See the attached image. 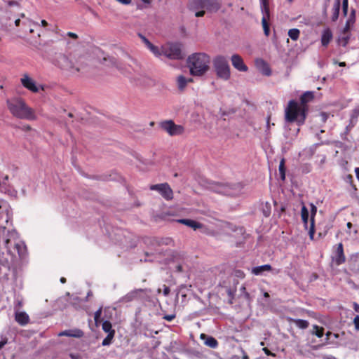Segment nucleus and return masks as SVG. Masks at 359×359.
Masks as SVG:
<instances>
[{"mask_svg": "<svg viewBox=\"0 0 359 359\" xmlns=\"http://www.w3.org/2000/svg\"><path fill=\"white\" fill-rule=\"evenodd\" d=\"M4 215H0V219L4 217ZM6 226L0 223V236L4 239L5 247L6 248V255L0 257V264L6 268H9L13 262L15 255L11 249V245L13 244L14 250L18 251L19 255H21V250L23 248V243L17 242L18 233L15 230L8 231L6 233Z\"/></svg>", "mask_w": 359, "mask_h": 359, "instance_id": "1", "label": "nucleus"}, {"mask_svg": "<svg viewBox=\"0 0 359 359\" xmlns=\"http://www.w3.org/2000/svg\"><path fill=\"white\" fill-rule=\"evenodd\" d=\"M210 57L205 53L191 54L186 61V66L189 69L191 75L202 76L210 69Z\"/></svg>", "mask_w": 359, "mask_h": 359, "instance_id": "2", "label": "nucleus"}, {"mask_svg": "<svg viewBox=\"0 0 359 359\" xmlns=\"http://www.w3.org/2000/svg\"><path fill=\"white\" fill-rule=\"evenodd\" d=\"M55 65L60 69L68 71L71 74L85 73L87 70L86 64L81 58L74 60L65 55L59 54L55 58Z\"/></svg>", "mask_w": 359, "mask_h": 359, "instance_id": "3", "label": "nucleus"}, {"mask_svg": "<svg viewBox=\"0 0 359 359\" xmlns=\"http://www.w3.org/2000/svg\"><path fill=\"white\" fill-rule=\"evenodd\" d=\"M7 104L11 113L14 116L22 119L34 118L32 109L28 107L21 99L8 100Z\"/></svg>", "mask_w": 359, "mask_h": 359, "instance_id": "4", "label": "nucleus"}, {"mask_svg": "<svg viewBox=\"0 0 359 359\" xmlns=\"http://www.w3.org/2000/svg\"><path fill=\"white\" fill-rule=\"evenodd\" d=\"M307 108L299 105L296 101L290 100L285 110V117L287 122L297 121L299 124L304 123Z\"/></svg>", "mask_w": 359, "mask_h": 359, "instance_id": "5", "label": "nucleus"}, {"mask_svg": "<svg viewBox=\"0 0 359 359\" xmlns=\"http://www.w3.org/2000/svg\"><path fill=\"white\" fill-rule=\"evenodd\" d=\"M158 51L160 55H155L157 57H165L168 61L166 62L168 65L176 67L172 64V61H177L180 59V43L168 41L165 44L158 47Z\"/></svg>", "mask_w": 359, "mask_h": 359, "instance_id": "6", "label": "nucleus"}, {"mask_svg": "<svg viewBox=\"0 0 359 359\" xmlns=\"http://www.w3.org/2000/svg\"><path fill=\"white\" fill-rule=\"evenodd\" d=\"M210 189L221 194L236 196L243 194V187L240 183L230 184L215 182L211 184Z\"/></svg>", "mask_w": 359, "mask_h": 359, "instance_id": "7", "label": "nucleus"}, {"mask_svg": "<svg viewBox=\"0 0 359 359\" xmlns=\"http://www.w3.org/2000/svg\"><path fill=\"white\" fill-rule=\"evenodd\" d=\"M213 67L217 76L227 81L230 79L231 71L227 59L223 55H217L213 60Z\"/></svg>", "mask_w": 359, "mask_h": 359, "instance_id": "8", "label": "nucleus"}, {"mask_svg": "<svg viewBox=\"0 0 359 359\" xmlns=\"http://www.w3.org/2000/svg\"><path fill=\"white\" fill-rule=\"evenodd\" d=\"M181 224H183L193 229L195 231L199 230L200 232L207 234V235L214 236L215 234V232L214 230L210 229V228L205 226L204 224H203L198 222H196L195 220H193V219H181Z\"/></svg>", "mask_w": 359, "mask_h": 359, "instance_id": "9", "label": "nucleus"}, {"mask_svg": "<svg viewBox=\"0 0 359 359\" xmlns=\"http://www.w3.org/2000/svg\"><path fill=\"white\" fill-rule=\"evenodd\" d=\"M150 189L158 191L166 200L172 198V191L167 183L151 185Z\"/></svg>", "mask_w": 359, "mask_h": 359, "instance_id": "10", "label": "nucleus"}, {"mask_svg": "<svg viewBox=\"0 0 359 359\" xmlns=\"http://www.w3.org/2000/svg\"><path fill=\"white\" fill-rule=\"evenodd\" d=\"M205 0H190L189 7L191 10L196 11V17H202L205 14L204 4Z\"/></svg>", "mask_w": 359, "mask_h": 359, "instance_id": "11", "label": "nucleus"}, {"mask_svg": "<svg viewBox=\"0 0 359 359\" xmlns=\"http://www.w3.org/2000/svg\"><path fill=\"white\" fill-rule=\"evenodd\" d=\"M160 126L171 136L176 135L179 132V126L171 120L161 122Z\"/></svg>", "mask_w": 359, "mask_h": 359, "instance_id": "12", "label": "nucleus"}, {"mask_svg": "<svg viewBox=\"0 0 359 359\" xmlns=\"http://www.w3.org/2000/svg\"><path fill=\"white\" fill-rule=\"evenodd\" d=\"M262 12L263 13L262 24L264 29V32L266 36H269L270 30L269 25L267 23V19H269V8L265 1L263 2V5L262 6Z\"/></svg>", "mask_w": 359, "mask_h": 359, "instance_id": "13", "label": "nucleus"}, {"mask_svg": "<svg viewBox=\"0 0 359 359\" xmlns=\"http://www.w3.org/2000/svg\"><path fill=\"white\" fill-rule=\"evenodd\" d=\"M233 67L240 72H245L248 68L245 65L243 58L238 54H234L231 58Z\"/></svg>", "mask_w": 359, "mask_h": 359, "instance_id": "14", "label": "nucleus"}, {"mask_svg": "<svg viewBox=\"0 0 359 359\" xmlns=\"http://www.w3.org/2000/svg\"><path fill=\"white\" fill-rule=\"evenodd\" d=\"M310 225H309V234L310 238L313 239L314 233H315V216L317 212V207L313 203H310Z\"/></svg>", "mask_w": 359, "mask_h": 359, "instance_id": "15", "label": "nucleus"}, {"mask_svg": "<svg viewBox=\"0 0 359 359\" xmlns=\"http://www.w3.org/2000/svg\"><path fill=\"white\" fill-rule=\"evenodd\" d=\"M269 271H272L274 274H278L280 271L278 269H273L270 264H264L253 267L251 271L252 273L256 276H262L265 272Z\"/></svg>", "mask_w": 359, "mask_h": 359, "instance_id": "16", "label": "nucleus"}, {"mask_svg": "<svg viewBox=\"0 0 359 359\" xmlns=\"http://www.w3.org/2000/svg\"><path fill=\"white\" fill-rule=\"evenodd\" d=\"M21 83L24 87L34 93L38 92L39 90V88L36 86L34 81L27 74H25L22 77Z\"/></svg>", "mask_w": 359, "mask_h": 359, "instance_id": "17", "label": "nucleus"}, {"mask_svg": "<svg viewBox=\"0 0 359 359\" xmlns=\"http://www.w3.org/2000/svg\"><path fill=\"white\" fill-rule=\"evenodd\" d=\"M204 10L210 13H216L221 7L218 0H205Z\"/></svg>", "mask_w": 359, "mask_h": 359, "instance_id": "18", "label": "nucleus"}, {"mask_svg": "<svg viewBox=\"0 0 359 359\" xmlns=\"http://www.w3.org/2000/svg\"><path fill=\"white\" fill-rule=\"evenodd\" d=\"M138 36H140V38L142 39V41H143V43L145 44V46H147V48L154 55H160L159 53V50H158V47L156 46H154V44H152L144 35H142V34H138Z\"/></svg>", "mask_w": 359, "mask_h": 359, "instance_id": "19", "label": "nucleus"}, {"mask_svg": "<svg viewBox=\"0 0 359 359\" xmlns=\"http://www.w3.org/2000/svg\"><path fill=\"white\" fill-rule=\"evenodd\" d=\"M335 263L340 265L345 262V256L344 255L343 245L339 243L336 250V255L334 258Z\"/></svg>", "mask_w": 359, "mask_h": 359, "instance_id": "20", "label": "nucleus"}, {"mask_svg": "<svg viewBox=\"0 0 359 359\" xmlns=\"http://www.w3.org/2000/svg\"><path fill=\"white\" fill-rule=\"evenodd\" d=\"M200 337L201 340L203 341L204 344L207 346L215 348L218 345L217 341L211 336H208L205 334H201Z\"/></svg>", "mask_w": 359, "mask_h": 359, "instance_id": "21", "label": "nucleus"}, {"mask_svg": "<svg viewBox=\"0 0 359 359\" xmlns=\"http://www.w3.org/2000/svg\"><path fill=\"white\" fill-rule=\"evenodd\" d=\"M15 319L20 325H25L29 323V317L25 312L16 311Z\"/></svg>", "mask_w": 359, "mask_h": 359, "instance_id": "22", "label": "nucleus"}, {"mask_svg": "<svg viewBox=\"0 0 359 359\" xmlns=\"http://www.w3.org/2000/svg\"><path fill=\"white\" fill-rule=\"evenodd\" d=\"M83 335V332L81 330H67L62 331L58 334V336H66L76 338H80Z\"/></svg>", "mask_w": 359, "mask_h": 359, "instance_id": "23", "label": "nucleus"}, {"mask_svg": "<svg viewBox=\"0 0 359 359\" xmlns=\"http://www.w3.org/2000/svg\"><path fill=\"white\" fill-rule=\"evenodd\" d=\"M141 291H142V290H133V291L128 292V294H126L123 297H121L119 299V302L121 303H128V302H132L133 300H134L135 299L137 298L138 293Z\"/></svg>", "mask_w": 359, "mask_h": 359, "instance_id": "24", "label": "nucleus"}, {"mask_svg": "<svg viewBox=\"0 0 359 359\" xmlns=\"http://www.w3.org/2000/svg\"><path fill=\"white\" fill-rule=\"evenodd\" d=\"M332 39V33L329 28L323 31L321 36V43L323 46H327Z\"/></svg>", "mask_w": 359, "mask_h": 359, "instance_id": "25", "label": "nucleus"}, {"mask_svg": "<svg viewBox=\"0 0 359 359\" xmlns=\"http://www.w3.org/2000/svg\"><path fill=\"white\" fill-rule=\"evenodd\" d=\"M309 211L307 209V208L303 204L301 209V218L303 222L304 228L309 231Z\"/></svg>", "mask_w": 359, "mask_h": 359, "instance_id": "26", "label": "nucleus"}, {"mask_svg": "<svg viewBox=\"0 0 359 359\" xmlns=\"http://www.w3.org/2000/svg\"><path fill=\"white\" fill-rule=\"evenodd\" d=\"M355 21V11L354 9L351 10L348 19L347 20L345 27L343 29V34L348 32L351 27L353 25Z\"/></svg>", "mask_w": 359, "mask_h": 359, "instance_id": "27", "label": "nucleus"}, {"mask_svg": "<svg viewBox=\"0 0 359 359\" xmlns=\"http://www.w3.org/2000/svg\"><path fill=\"white\" fill-rule=\"evenodd\" d=\"M257 67L265 75H270L271 71L267 64L262 59H257L256 60Z\"/></svg>", "mask_w": 359, "mask_h": 359, "instance_id": "28", "label": "nucleus"}, {"mask_svg": "<svg viewBox=\"0 0 359 359\" xmlns=\"http://www.w3.org/2000/svg\"><path fill=\"white\" fill-rule=\"evenodd\" d=\"M313 99V93L310 91L304 93L300 97L301 104L299 105L306 107V103L311 102Z\"/></svg>", "mask_w": 359, "mask_h": 359, "instance_id": "29", "label": "nucleus"}, {"mask_svg": "<svg viewBox=\"0 0 359 359\" xmlns=\"http://www.w3.org/2000/svg\"><path fill=\"white\" fill-rule=\"evenodd\" d=\"M340 0H335L332 8V21H336L338 19L340 10Z\"/></svg>", "mask_w": 359, "mask_h": 359, "instance_id": "30", "label": "nucleus"}, {"mask_svg": "<svg viewBox=\"0 0 359 359\" xmlns=\"http://www.w3.org/2000/svg\"><path fill=\"white\" fill-rule=\"evenodd\" d=\"M311 333L313 335H316L318 338H321L324 334V328L315 325L313 326V329L311 331Z\"/></svg>", "mask_w": 359, "mask_h": 359, "instance_id": "31", "label": "nucleus"}, {"mask_svg": "<svg viewBox=\"0 0 359 359\" xmlns=\"http://www.w3.org/2000/svg\"><path fill=\"white\" fill-rule=\"evenodd\" d=\"M102 330L107 334L112 333L115 334L114 330L112 329L111 323L108 320H104L102 325Z\"/></svg>", "mask_w": 359, "mask_h": 359, "instance_id": "32", "label": "nucleus"}, {"mask_svg": "<svg viewBox=\"0 0 359 359\" xmlns=\"http://www.w3.org/2000/svg\"><path fill=\"white\" fill-rule=\"evenodd\" d=\"M294 325L301 329H306L309 327V322L306 320L295 319L294 320Z\"/></svg>", "mask_w": 359, "mask_h": 359, "instance_id": "33", "label": "nucleus"}, {"mask_svg": "<svg viewBox=\"0 0 359 359\" xmlns=\"http://www.w3.org/2000/svg\"><path fill=\"white\" fill-rule=\"evenodd\" d=\"M299 33L300 32L298 29H291L288 32V36L291 38V39L296 41L299 36Z\"/></svg>", "mask_w": 359, "mask_h": 359, "instance_id": "34", "label": "nucleus"}, {"mask_svg": "<svg viewBox=\"0 0 359 359\" xmlns=\"http://www.w3.org/2000/svg\"><path fill=\"white\" fill-rule=\"evenodd\" d=\"M279 172L280 178L284 180L285 179V160L283 158L279 164Z\"/></svg>", "mask_w": 359, "mask_h": 359, "instance_id": "35", "label": "nucleus"}, {"mask_svg": "<svg viewBox=\"0 0 359 359\" xmlns=\"http://www.w3.org/2000/svg\"><path fill=\"white\" fill-rule=\"evenodd\" d=\"M344 34V36L339 39V43L341 46H346L348 42L350 36H349L348 32H346V34Z\"/></svg>", "mask_w": 359, "mask_h": 359, "instance_id": "36", "label": "nucleus"}, {"mask_svg": "<svg viewBox=\"0 0 359 359\" xmlns=\"http://www.w3.org/2000/svg\"><path fill=\"white\" fill-rule=\"evenodd\" d=\"M115 334H113V332L107 334V336L103 339L102 344L103 346H108L111 343V341L114 337Z\"/></svg>", "mask_w": 359, "mask_h": 359, "instance_id": "37", "label": "nucleus"}, {"mask_svg": "<svg viewBox=\"0 0 359 359\" xmlns=\"http://www.w3.org/2000/svg\"><path fill=\"white\" fill-rule=\"evenodd\" d=\"M102 308L100 307L94 314V320L96 325L100 323V318L102 316Z\"/></svg>", "mask_w": 359, "mask_h": 359, "instance_id": "38", "label": "nucleus"}, {"mask_svg": "<svg viewBox=\"0 0 359 359\" xmlns=\"http://www.w3.org/2000/svg\"><path fill=\"white\" fill-rule=\"evenodd\" d=\"M359 116V109H355L353 111L351 116V123L354 124L357 121V118Z\"/></svg>", "mask_w": 359, "mask_h": 359, "instance_id": "39", "label": "nucleus"}, {"mask_svg": "<svg viewBox=\"0 0 359 359\" xmlns=\"http://www.w3.org/2000/svg\"><path fill=\"white\" fill-rule=\"evenodd\" d=\"M180 81H181V88H182V87L186 86L187 83L192 82L193 79H191V78L190 79H186L185 77L181 76Z\"/></svg>", "mask_w": 359, "mask_h": 359, "instance_id": "40", "label": "nucleus"}, {"mask_svg": "<svg viewBox=\"0 0 359 359\" xmlns=\"http://www.w3.org/2000/svg\"><path fill=\"white\" fill-rule=\"evenodd\" d=\"M353 324L355 330H359V316H356L353 319Z\"/></svg>", "mask_w": 359, "mask_h": 359, "instance_id": "41", "label": "nucleus"}, {"mask_svg": "<svg viewBox=\"0 0 359 359\" xmlns=\"http://www.w3.org/2000/svg\"><path fill=\"white\" fill-rule=\"evenodd\" d=\"M328 117V114H327L326 113H321L320 114V120L323 121V122H325L327 118Z\"/></svg>", "mask_w": 359, "mask_h": 359, "instance_id": "42", "label": "nucleus"}, {"mask_svg": "<svg viewBox=\"0 0 359 359\" xmlns=\"http://www.w3.org/2000/svg\"><path fill=\"white\" fill-rule=\"evenodd\" d=\"M8 342V339L6 338H1L0 341V349L2 348Z\"/></svg>", "mask_w": 359, "mask_h": 359, "instance_id": "43", "label": "nucleus"}, {"mask_svg": "<svg viewBox=\"0 0 359 359\" xmlns=\"http://www.w3.org/2000/svg\"><path fill=\"white\" fill-rule=\"evenodd\" d=\"M170 292V289L168 287L163 285V294L164 296H167Z\"/></svg>", "mask_w": 359, "mask_h": 359, "instance_id": "44", "label": "nucleus"}, {"mask_svg": "<svg viewBox=\"0 0 359 359\" xmlns=\"http://www.w3.org/2000/svg\"><path fill=\"white\" fill-rule=\"evenodd\" d=\"M118 2L124 4V5H128L131 3V0H116Z\"/></svg>", "mask_w": 359, "mask_h": 359, "instance_id": "45", "label": "nucleus"}, {"mask_svg": "<svg viewBox=\"0 0 359 359\" xmlns=\"http://www.w3.org/2000/svg\"><path fill=\"white\" fill-rule=\"evenodd\" d=\"M175 318L174 315L165 316L164 318L168 321H171Z\"/></svg>", "mask_w": 359, "mask_h": 359, "instance_id": "46", "label": "nucleus"}, {"mask_svg": "<svg viewBox=\"0 0 359 359\" xmlns=\"http://www.w3.org/2000/svg\"><path fill=\"white\" fill-rule=\"evenodd\" d=\"M353 309L355 312L359 313V304L358 303H353Z\"/></svg>", "mask_w": 359, "mask_h": 359, "instance_id": "47", "label": "nucleus"}, {"mask_svg": "<svg viewBox=\"0 0 359 359\" xmlns=\"http://www.w3.org/2000/svg\"><path fill=\"white\" fill-rule=\"evenodd\" d=\"M348 0H342V8H348Z\"/></svg>", "mask_w": 359, "mask_h": 359, "instance_id": "48", "label": "nucleus"}, {"mask_svg": "<svg viewBox=\"0 0 359 359\" xmlns=\"http://www.w3.org/2000/svg\"><path fill=\"white\" fill-rule=\"evenodd\" d=\"M67 36H69V37L73 38V39H76L77 38V35L75 33H73V32H68L67 33Z\"/></svg>", "mask_w": 359, "mask_h": 359, "instance_id": "49", "label": "nucleus"}, {"mask_svg": "<svg viewBox=\"0 0 359 359\" xmlns=\"http://www.w3.org/2000/svg\"><path fill=\"white\" fill-rule=\"evenodd\" d=\"M331 335H332V333H331L330 332H327L326 333V338H325V344L328 342V340H329V339H330V336H331Z\"/></svg>", "mask_w": 359, "mask_h": 359, "instance_id": "50", "label": "nucleus"}, {"mask_svg": "<svg viewBox=\"0 0 359 359\" xmlns=\"http://www.w3.org/2000/svg\"><path fill=\"white\" fill-rule=\"evenodd\" d=\"M145 255H146V256H147V257H151V259H144V261H145V262H147V261H153V260H154V258H153V257H154V256H153V255H149V253H147V252H146V254H145Z\"/></svg>", "mask_w": 359, "mask_h": 359, "instance_id": "51", "label": "nucleus"}, {"mask_svg": "<svg viewBox=\"0 0 359 359\" xmlns=\"http://www.w3.org/2000/svg\"><path fill=\"white\" fill-rule=\"evenodd\" d=\"M355 172L358 180H359V168H356L355 169Z\"/></svg>", "mask_w": 359, "mask_h": 359, "instance_id": "52", "label": "nucleus"}, {"mask_svg": "<svg viewBox=\"0 0 359 359\" xmlns=\"http://www.w3.org/2000/svg\"><path fill=\"white\" fill-rule=\"evenodd\" d=\"M41 25L43 27H46L48 25V22L45 20H41Z\"/></svg>", "mask_w": 359, "mask_h": 359, "instance_id": "53", "label": "nucleus"}, {"mask_svg": "<svg viewBox=\"0 0 359 359\" xmlns=\"http://www.w3.org/2000/svg\"><path fill=\"white\" fill-rule=\"evenodd\" d=\"M342 10H343V13L344 15H347V13H348V8H342Z\"/></svg>", "mask_w": 359, "mask_h": 359, "instance_id": "54", "label": "nucleus"}, {"mask_svg": "<svg viewBox=\"0 0 359 359\" xmlns=\"http://www.w3.org/2000/svg\"><path fill=\"white\" fill-rule=\"evenodd\" d=\"M264 215H265L266 217H268V216H269V215H270V211H269V210H265V211L264 212Z\"/></svg>", "mask_w": 359, "mask_h": 359, "instance_id": "55", "label": "nucleus"}, {"mask_svg": "<svg viewBox=\"0 0 359 359\" xmlns=\"http://www.w3.org/2000/svg\"><path fill=\"white\" fill-rule=\"evenodd\" d=\"M20 19H17L15 21V24L16 26H19L20 25Z\"/></svg>", "mask_w": 359, "mask_h": 359, "instance_id": "56", "label": "nucleus"}, {"mask_svg": "<svg viewBox=\"0 0 359 359\" xmlns=\"http://www.w3.org/2000/svg\"><path fill=\"white\" fill-rule=\"evenodd\" d=\"M32 25H38V23H35V22H32V21H28V25H29V26H30V27H31Z\"/></svg>", "mask_w": 359, "mask_h": 359, "instance_id": "57", "label": "nucleus"}, {"mask_svg": "<svg viewBox=\"0 0 359 359\" xmlns=\"http://www.w3.org/2000/svg\"><path fill=\"white\" fill-rule=\"evenodd\" d=\"M5 216H6V220H5V222H6V223H8V219H9V217H8V214H6V215H5Z\"/></svg>", "mask_w": 359, "mask_h": 359, "instance_id": "58", "label": "nucleus"}, {"mask_svg": "<svg viewBox=\"0 0 359 359\" xmlns=\"http://www.w3.org/2000/svg\"><path fill=\"white\" fill-rule=\"evenodd\" d=\"M60 282H61L62 283H65L66 282V279H65V278H63V277H62V278H60Z\"/></svg>", "mask_w": 359, "mask_h": 359, "instance_id": "59", "label": "nucleus"}, {"mask_svg": "<svg viewBox=\"0 0 359 359\" xmlns=\"http://www.w3.org/2000/svg\"><path fill=\"white\" fill-rule=\"evenodd\" d=\"M182 289H183V287H182V285H181V294H182V297H186L187 294H182Z\"/></svg>", "mask_w": 359, "mask_h": 359, "instance_id": "60", "label": "nucleus"}, {"mask_svg": "<svg viewBox=\"0 0 359 359\" xmlns=\"http://www.w3.org/2000/svg\"><path fill=\"white\" fill-rule=\"evenodd\" d=\"M346 65V63L344 62H341L339 63V66L344 67Z\"/></svg>", "mask_w": 359, "mask_h": 359, "instance_id": "61", "label": "nucleus"}, {"mask_svg": "<svg viewBox=\"0 0 359 359\" xmlns=\"http://www.w3.org/2000/svg\"><path fill=\"white\" fill-rule=\"evenodd\" d=\"M351 226H352V224H351V222H348V223H347V227H348V229H351Z\"/></svg>", "mask_w": 359, "mask_h": 359, "instance_id": "62", "label": "nucleus"}, {"mask_svg": "<svg viewBox=\"0 0 359 359\" xmlns=\"http://www.w3.org/2000/svg\"><path fill=\"white\" fill-rule=\"evenodd\" d=\"M144 3L145 4H149L150 3V0H142Z\"/></svg>", "mask_w": 359, "mask_h": 359, "instance_id": "63", "label": "nucleus"}, {"mask_svg": "<svg viewBox=\"0 0 359 359\" xmlns=\"http://www.w3.org/2000/svg\"><path fill=\"white\" fill-rule=\"evenodd\" d=\"M264 296L265 297H269V294L267 292H264Z\"/></svg>", "mask_w": 359, "mask_h": 359, "instance_id": "64", "label": "nucleus"}]
</instances>
